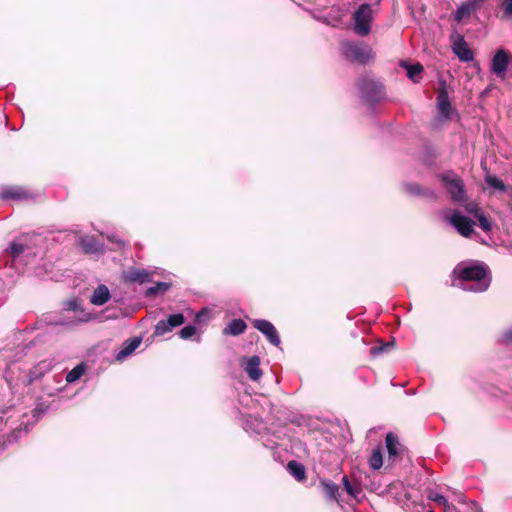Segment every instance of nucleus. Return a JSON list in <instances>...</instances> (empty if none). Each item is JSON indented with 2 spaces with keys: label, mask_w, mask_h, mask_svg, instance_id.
I'll list each match as a JSON object with an SVG mask.
<instances>
[{
  "label": "nucleus",
  "mask_w": 512,
  "mask_h": 512,
  "mask_svg": "<svg viewBox=\"0 0 512 512\" xmlns=\"http://www.w3.org/2000/svg\"><path fill=\"white\" fill-rule=\"evenodd\" d=\"M453 275L461 281L459 287L468 292H485L491 283L489 268L483 263H460L454 268Z\"/></svg>",
  "instance_id": "nucleus-1"
},
{
  "label": "nucleus",
  "mask_w": 512,
  "mask_h": 512,
  "mask_svg": "<svg viewBox=\"0 0 512 512\" xmlns=\"http://www.w3.org/2000/svg\"><path fill=\"white\" fill-rule=\"evenodd\" d=\"M341 49L347 60L359 64H367L375 56L372 48L361 41H344Z\"/></svg>",
  "instance_id": "nucleus-2"
},
{
  "label": "nucleus",
  "mask_w": 512,
  "mask_h": 512,
  "mask_svg": "<svg viewBox=\"0 0 512 512\" xmlns=\"http://www.w3.org/2000/svg\"><path fill=\"white\" fill-rule=\"evenodd\" d=\"M439 179L453 201L459 204L466 201L464 182L454 171H445L439 175Z\"/></svg>",
  "instance_id": "nucleus-3"
},
{
  "label": "nucleus",
  "mask_w": 512,
  "mask_h": 512,
  "mask_svg": "<svg viewBox=\"0 0 512 512\" xmlns=\"http://www.w3.org/2000/svg\"><path fill=\"white\" fill-rule=\"evenodd\" d=\"M357 86L361 99L371 106L384 98V88L379 81L370 79L369 77H362L359 79Z\"/></svg>",
  "instance_id": "nucleus-4"
},
{
  "label": "nucleus",
  "mask_w": 512,
  "mask_h": 512,
  "mask_svg": "<svg viewBox=\"0 0 512 512\" xmlns=\"http://www.w3.org/2000/svg\"><path fill=\"white\" fill-rule=\"evenodd\" d=\"M373 10L371 4L363 3L353 13V30L359 36H366L371 31Z\"/></svg>",
  "instance_id": "nucleus-5"
},
{
  "label": "nucleus",
  "mask_w": 512,
  "mask_h": 512,
  "mask_svg": "<svg viewBox=\"0 0 512 512\" xmlns=\"http://www.w3.org/2000/svg\"><path fill=\"white\" fill-rule=\"evenodd\" d=\"M63 308L66 311H73L76 313H79L76 319L71 320H58L55 322L56 325L61 326H74L78 323H84L88 322L92 319V315L88 312H86L83 307L82 303L78 298H72L63 303Z\"/></svg>",
  "instance_id": "nucleus-6"
},
{
  "label": "nucleus",
  "mask_w": 512,
  "mask_h": 512,
  "mask_svg": "<svg viewBox=\"0 0 512 512\" xmlns=\"http://www.w3.org/2000/svg\"><path fill=\"white\" fill-rule=\"evenodd\" d=\"M439 86L436 98L438 113L442 120H448L451 119L454 109L449 99L446 81H440Z\"/></svg>",
  "instance_id": "nucleus-7"
},
{
  "label": "nucleus",
  "mask_w": 512,
  "mask_h": 512,
  "mask_svg": "<svg viewBox=\"0 0 512 512\" xmlns=\"http://www.w3.org/2000/svg\"><path fill=\"white\" fill-rule=\"evenodd\" d=\"M511 61L510 53L504 49H499L492 58L490 70L498 77L503 78Z\"/></svg>",
  "instance_id": "nucleus-8"
},
{
  "label": "nucleus",
  "mask_w": 512,
  "mask_h": 512,
  "mask_svg": "<svg viewBox=\"0 0 512 512\" xmlns=\"http://www.w3.org/2000/svg\"><path fill=\"white\" fill-rule=\"evenodd\" d=\"M252 325L255 329L261 332L270 344L278 347L281 344V339L275 326L265 319H254Z\"/></svg>",
  "instance_id": "nucleus-9"
},
{
  "label": "nucleus",
  "mask_w": 512,
  "mask_h": 512,
  "mask_svg": "<svg viewBox=\"0 0 512 512\" xmlns=\"http://www.w3.org/2000/svg\"><path fill=\"white\" fill-rule=\"evenodd\" d=\"M449 222L464 237H469L473 233L474 221L458 211L452 213Z\"/></svg>",
  "instance_id": "nucleus-10"
},
{
  "label": "nucleus",
  "mask_w": 512,
  "mask_h": 512,
  "mask_svg": "<svg viewBox=\"0 0 512 512\" xmlns=\"http://www.w3.org/2000/svg\"><path fill=\"white\" fill-rule=\"evenodd\" d=\"M185 322V317L182 313H175L170 315L166 320H160L155 325L154 334L162 336L172 329L181 326Z\"/></svg>",
  "instance_id": "nucleus-11"
},
{
  "label": "nucleus",
  "mask_w": 512,
  "mask_h": 512,
  "mask_svg": "<svg viewBox=\"0 0 512 512\" xmlns=\"http://www.w3.org/2000/svg\"><path fill=\"white\" fill-rule=\"evenodd\" d=\"M486 0H467L461 3L454 12V18L457 22H461L470 14L478 11Z\"/></svg>",
  "instance_id": "nucleus-12"
},
{
  "label": "nucleus",
  "mask_w": 512,
  "mask_h": 512,
  "mask_svg": "<svg viewBox=\"0 0 512 512\" xmlns=\"http://www.w3.org/2000/svg\"><path fill=\"white\" fill-rule=\"evenodd\" d=\"M242 366L252 381H258L262 377V370L260 369V358L257 355L251 357H244L242 359Z\"/></svg>",
  "instance_id": "nucleus-13"
},
{
  "label": "nucleus",
  "mask_w": 512,
  "mask_h": 512,
  "mask_svg": "<svg viewBox=\"0 0 512 512\" xmlns=\"http://www.w3.org/2000/svg\"><path fill=\"white\" fill-rule=\"evenodd\" d=\"M454 54L462 62H470L474 59L472 50L468 47L464 38L458 35L452 46Z\"/></svg>",
  "instance_id": "nucleus-14"
},
{
  "label": "nucleus",
  "mask_w": 512,
  "mask_h": 512,
  "mask_svg": "<svg viewBox=\"0 0 512 512\" xmlns=\"http://www.w3.org/2000/svg\"><path fill=\"white\" fill-rule=\"evenodd\" d=\"M386 448L390 459L399 457L404 451L403 445L399 442L397 435L392 432L387 433L385 438Z\"/></svg>",
  "instance_id": "nucleus-15"
},
{
  "label": "nucleus",
  "mask_w": 512,
  "mask_h": 512,
  "mask_svg": "<svg viewBox=\"0 0 512 512\" xmlns=\"http://www.w3.org/2000/svg\"><path fill=\"white\" fill-rule=\"evenodd\" d=\"M82 251L86 254H98L104 251L103 245L93 236H83L79 240Z\"/></svg>",
  "instance_id": "nucleus-16"
},
{
  "label": "nucleus",
  "mask_w": 512,
  "mask_h": 512,
  "mask_svg": "<svg viewBox=\"0 0 512 512\" xmlns=\"http://www.w3.org/2000/svg\"><path fill=\"white\" fill-rule=\"evenodd\" d=\"M142 343V338L137 336L123 342L121 349L116 354V360L122 361L130 356Z\"/></svg>",
  "instance_id": "nucleus-17"
},
{
  "label": "nucleus",
  "mask_w": 512,
  "mask_h": 512,
  "mask_svg": "<svg viewBox=\"0 0 512 512\" xmlns=\"http://www.w3.org/2000/svg\"><path fill=\"white\" fill-rule=\"evenodd\" d=\"M404 189L408 194L412 196L424 197L428 199L436 198V192L433 189L422 187L417 183H406L404 185Z\"/></svg>",
  "instance_id": "nucleus-18"
},
{
  "label": "nucleus",
  "mask_w": 512,
  "mask_h": 512,
  "mask_svg": "<svg viewBox=\"0 0 512 512\" xmlns=\"http://www.w3.org/2000/svg\"><path fill=\"white\" fill-rule=\"evenodd\" d=\"M111 298L108 287L104 284L98 285L92 295L90 296V302L96 306H102L107 303Z\"/></svg>",
  "instance_id": "nucleus-19"
},
{
  "label": "nucleus",
  "mask_w": 512,
  "mask_h": 512,
  "mask_svg": "<svg viewBox=\"0 0 512 512\" xmlns=\"http://www.w3.org/2000/svg\"><path fill=\"white\" fill-rule=\"evenodd\" d=\"M0 197L3 200H26L30 194L21 187H7L0 192Z\"/></svg>",
  "instance_id": "nucleus-20"
},
{
  "label": "nucleus",
  "mask_w": 512,
  "mask_h": 512,
  "mask_svg": "<svg viewBox=\"0 0 512 512\" xmlns=\"http://www.w3.org/2000/svg\"><path fill=\"white\" fill-rule=\"evenodd\" d=\"M50 369V363L46 361L40 362L37 366L33 367L27 374L25 384L30 385L35 380L39 379Z\"/></svg>",
  "instance_id": "nucleus-21"
},
{
  "label": "nucleus",
  "mask_w": 512,
  "mask_h": 512,
  "mask_svg": "<svg viewBox=\"0 0 512 512\" xmlns=\"http://www.w3.org/2000/svg\"><path fill=\"white\" fill-rule=\"evenodd\" d=\"M247 328L246 323L242 319H233L224 328L223 333L225 335L238 336L245 332Z\"/></svg>",
  "instance_id": "nucleus-22"
},
{
  "label": "nucleus",
  "mask_w": 512,
  "mask_h": 512,
  "mask_svg": "<svg viewBox=\"0 0 512 512\" xmlns=\"http://www.w3.org/2000/svg\"><path fill=\"white\" fill-rule=\"evenodd\" d=\"M287 471L299 482L306 479V469L304 465L298 461L291 460L287 464Z\"/></svg>",
  "instance_id": "nucleus-23"
},
{
  "label": "nucleus",
  "mask_w": 512,
  "mask_h": 512,
  "mask_svg": "<svg viewBox=\"0 0 512 512\" xmlns=\"http://www.w3.org/2000/svg\"><path fill=\"white\" fill-rule=\"evenodd\" d=\"M320 484L322 486L323 492L329 500L338 501L339 496V486L328 479H321Z\"/></svg>",
  "instance_id": "nucleus-24"
},
{
  "label": "nucleus",
  "mask_w": 512,
  "mask_h": 512,
  "mask_svg": "<svg viewBox=\"0 0 512 512\" xmlns=\"http://www.w3.org/2000/svg\"><path fill=\"white\" fill-rule=\"evenodd\" d=\"M131 282L148 283L152 280V275L145 269H132L128 274Z\"/></svg>",
  "instance_id": "nucleus-25"
},
{
  "label": "nucleus",
  "mask_w": 512,
  "mask_h": 512,
  "mask_svg": "<svg viewBox=\"0 0 512 512\" xmlns=\"http://www.w3.org/2000/svg\"><path fill=\"white\" fill-rule=\"evenodd\" d=\"M401 66L406 69L407 76L410 80L413 82H418L420 74L423 71V66L421 64H408L406 62H402Z\"/></svg>",
  "instance_id": "nucleus-26"
},
{
  "label": "nucleus",
  "mask_w": 512,
  "mask_h": 512,
  "mask_svg": "<svg viewBox=\"0 0 512 512\" xmlns=\"http://www.w3.org/2000/svg\"><path fill=\"white\" fill-rule=\"evenodd\" d=\"M179 336H180V338H182L184 340H189V339H192L193 337H195L194 340L196 342L199 343L201 341V336L197 332L196 327L193 325H187V326L183 327L179 332Z\"/></svg>",
  "instance_id": "nucleus-27"
},
{
  "label": "nucleus",
  "mask_w": 512,
  "mask_h": 512,
  "mask_svg": "<svg viewBox=\"0 0 512 512\" xmlns=\"http://www.w3.org/2000/svg\"><path fill=\"white\" fill-rule=\"evenodd\" d=\"M170 287H171L170 283L159 281L154 286H150V287H148L146 289L145 296L146 297H153V296L157 295L160 292L168 291Z\"/></svg>",
  "instance_id": "nucleus-28"
},
{
  "label": "nucleus",
  "mask_w": 512,
  "mask_h": 512,
  "mask_svg": "<svg viewBox=\"0 0 512 512\" xmlns=\"http://www.w3.org/2000/svg\"><path fill=\"white\" fill-rule=\"evenodd\" d=\"M86 366L84 363H80L76 365L71 371H69L66 375V382L73 383L80 379L82 375L85 373Z\"/></svg>",
  "instance_id": "nucleus-29"
},
{
  "label": "nucleus",
  "mask_w": 512,
  "mask_h": 512,
  "mask_svg": "<svg viewBox=\"0 0 512 512\" xmlns=\"http://www.w3.org/2000/svg\"><path fill=\"white\" fill-rule=\"evenodd\" d=\"M369 465L373 470H378L383 465L382 451L380 448L374 449L370 458Z\"/></svg>",
  "instance_id": "nucleus-30"
},
{
  "label": "nucleus",
  "mask_w": 512,
  "mask_h": 512,
  "mask_svg": "<svg viewBox=\"0 0 512 512\" xmlns=\"http://www.w3.org/2000/svg\"><path fill=\"white\" fill-rule=\"evenodd\" d=\"M485 181L490 187L494 189H497L502 192H505L507 190L504 182L495 175L486 176Z\"/></svg>",
  "instance_id": "nucleus-31"
},
{
  "label": "nucleus",
  "mask_w": 512,
  "mask_h": 512,
  "mask_svg": "<svg viewBox=\"0 0 512 512\" xmlns=\"http://www.w3.org/2000/svg\"><path fill=\"white\" fill-rule=\"evenodd\" d=\"M342 483L345 491L353 498H357V496L361 493V488L351 484L347 476L342 478Z\"/></svg>",
  "instance_id": "nucleus-32"
},
{
  "label": "nucleus",
  "mask_w": 512,
  "mask_h": 512,
  "mask_svg": "<svg viewBox=\"0 0 512 512\" xmlns=\"http://www.w3.org/2000/svg\"><path fill=\"white\" fill-rule=\"evenodd\" d=\"M26 250V246L22 243L12 242L6 251H9L13 258L20 256Z\"/></svg>",
  "instance_id": "nucleus-33"
},
{
  "label": "nucleus",
  "mask_w": 512,
  "mask_h": 512,
  "mask_svg": "<svg viewBox=\"0 0 512 512\" xmlns=\"http://www.w3.org/2000/svg\"><path fill=\"white\" fill-rule=\"evenodd\" d=\"M478 222H479V226L480 228L485 231V232H489L491 231L492 229V224L491 222L488 220V218L485 216V214L483 213V211L475 217Z\"/></svg>",
  "instance_id": "nucleus-34"
},
{
  "label": "nucleus",
  "mask_w": 512,
  "mask_h": 512,
  "mask_svg": "<svg viewBox=\"0 0 512 512\" xmlns=\"http://www.w3.org/2000/svg\"><path fill=\"white\" fill-rule=\"evenodd\" d=\"M501 6L503 9V19L512 18V0H501Z\"/></svg>",
  "instance_id": "nucleus-35"
},
{
  "label": "nucleus",
  "mask_w": 512,
  "mask_h": 512,
  "mask_svg": "<svg viewBox=\"0 0 512 512\" xmlns=\"http://www.w3.org/2000/svg\"><path fill=\"white\" fill-rule=\"evenodd\" d=\"M464 208L467 213L473 215L474 217L478 216L482 212L481 207L476 202H469L464 205Z\"/></svg>",
  "instance_id": "nucleus-36"
},
{
  "label": "nucleus",
  "mask_w": 512,
  "mask_h": 512,
  "mask_svg": "<svg viewBox=\"0 0 512 512\" xmlns=\"http://www.w3.org/2000/svg\"><path fill=\"white\" fill-rule=\"evenodd\" d=\"M428 498L430 500L436 502L439 505H442V506H447L448 505V500L446 499V497L443 496L442 494L437 493V492H430L429 495H428Z\"/></svg>",
  "instance_id": "nucleus-37"
},
{
  "label": "nucleus",
  "mask_w": 512,
  "mask_h": 512,
  "mask_svg": "<svg viewBox=\"0 0 512 512\" xmlns=\"http://www.w3.org/2000/svg\"><path fill=\"white\" fill-rule=\"evenodd\" d=\"M11 438H13V440L17 439L16 431L13 432L10 436H7L6 438L4 436H0V453L6 449L7 442H12Z\"/></svg>",
  "instance_id": "nucleus-38"
},
{
  "label": "nucleus",
  "mask_w": 512,
  "mask_h": 512,
  "mask_svg": "<svg viewBox=\"0 0 512 512\" xmlns=\"http://www.w3.org/2000/svg\"><path fill=\"white\" fill-rule=\"evenodd\" d=\"M500 342L504 344H512V327L501 333Z\"/></svg>",
  "instance_id": "nucleus-39"
},
{
  "label": "nucleus",
  "mask_w": 512,
  "mask_h": 512,
  "mask_svg": "<svg viewBox=\"0 0 512 512\" xmlns=\"http://www.w3.org/2000/svg\"><path fill=\"white\" fill-rule=\"evenodd\" d=\"M390 346H391V345L387 343V344H384V345L379 346V347H373V348L371 349V353H372V354H374V355H376V354H379V353H382V352H386V351H388V349L390 348Z\"/></svg>",
  "instance_id": "nucleus-40"
},
{
  "label": "nucleus",
  "mask_w": 512,
  "mask_h": 512,
  "mask_svg": "<svg viewBox=\"0 0 512 512\" xmlns=\"http://www.w3.org/2000/svg\"><path fill=\"white\" fill-rule=\"evenodd\" d=\"M117 243H118L120 246H124V245H125V243H124L122 240H119Z\"/></svg>",
  "instance_id": "nucleus-41"
},
{
  "label": "nucleus",
  "mask_w": 512,
  "mask_h": 512,
  "mask_svg": "<svg viewBox=\"0 0 512 512\" xmlns=\"http://www.w3.org/2000/svg\"><path fill=\"white\" fill-rule=\"evenodd\" d=\"M429 512H434V511L430 510Z\"/></svg>",
  "instance_id": "nucleus-42"
}]
</instances>
